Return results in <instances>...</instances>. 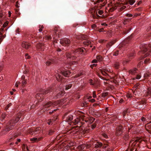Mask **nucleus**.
<instances>
[{"label": "nucleus", "mask_w": 151, "mask_h": 151, "mask_svg": "<svg viewBox=\"0 0 151 151\" xmlns=\"http://www.w3.org/2000/svg\"><path fill=\"white\" fill-rule=\"evenodd\" d=\"M93 97L94 98H95L96 97V92L95 91H93Z\"/></svg>", "instance_id": "c03bdc74"}, {"label": "nucleus", "mask_w": 151, "mask_h": 151, "mask_svg": "<svg viewBox=\"0 0 151 151\" xmlns=\"http://www.w3.org/2000/svg\"><path fill=\"white\" fill-rule=\"evenodd\" d=\"M119 63L118 62H116L115 63L114 66L115 68L118 69L119 67Z\"/></svg>", "instance_id": "393cba45"}, {"label": "nucleus", "mask_w": 151, "mask_h": 151, "mask_svg": "<svg viewBox=\"0 0 151 151\" xmlns=\"http://www.w3.org/2000/svg\"><path fill=\"white\" fill-rule=\"evenodd\" d=\"M110 72V70L108 68H105L101 71V73L105 76L108 75V73Z\"/></svg>", "instance_id": "0eeeda50"}, {"label": "nucleus", "mask_w": 151, "mask_h": 151, "mask_svg": "<svg viewBox=\"0 0 151 151\" xmlns=\"http://www.w3.org/2000/svg\"><path fill=\"white\" fill-rule=\"evenodd\" d=\"M39 31L40 32H41L42 31V29L44 28V27L43 25H40L39 26Z\"/></svg>", "instance_id": "2f4dec72"}, {"label": "nucleus", "mask_w": 151, "mask_h": 151, "mask_svg": "<svg viewBox=\"0 0 151 151\" xmlns=\"http://www.w3.org/2000/svg\"><path fill=\"white\" fill-rule=\"evenodd\" d=\"M150 60V59H146L144 61V62L145 63H148L149 62V61Z\"/></svg>", "instance_id": "49530a36"}, {"label": "nucleus", "mask_w": 151, "mask_h": 151, "mask_svg": "<svg viewBox=\"0 0 151 151\" xmlns=\"http://www.w3.org/2000/svg\"><path fill=\"white\" fill-rule=\"evenodd\" d=\"M141 120L143 122H145L146 121V119L144 117H142L141 118Z\"/></svg>", "instance_id": "680f3d73"}, {"label": "nucleus", "mask_w": 151, "mask_h": 151, "mask_svg": "<svg viewBox=\"0 0 151 151\" xmlns=\"http://www.w3.org/2000/svg\"><path fill=\"white\" fill-rule=\"evenodd\" d=\"M57 79L59 81H60L62 80V77L59 74H58L56 77Z\"/></svg>", "instance_id": "a878e982"}, {"label": "nucleus", "mask_w": 151, "mask_h": 151, "mask_svg": "<svg viewBox=\"0 0 151 151\" xmlns=\"http://www.w3.org/2000/svg\"><path fill=\"white\" fill-rule=\"evenodd\" d=\"M127 97L128 98H129L132 97V95L131 94H128L127 95Z\"/></svg>", "instance_id": "6e6d98bb"}, {"label": "nucleus", "mask_w": 151, "mask_h": 151, "mask_svg": "<svg viewBox=\"0 0 151 151\" xmlns=\"http://www.w3.org/2000/svg\"><path fill=\"white\" fill-rule=\"evenodd\" d=\"M22 85L24 86L27 83V80L25 79V76H23L21 77Z\"/></svg>", "instance_id": "dca6fc26"}, {"label": "nucleus", "mask_w": 151, "mask_h": 151, "mask_svg": "<svg viewBox=\"0 0 151 151\" xmlns=\"http://www.w3.org/2000/svg\"><path fill=\"white\" fill-rule=\"evenodd\" d=\"M96 26L95 24H93L92 25L91 27L92 28L94 29L96 27Z\"/></svg>", "instance_id": "603ef678"}, {"label": "nucleus", "mask_w": 151, "mask_h": 151, "mask_svg": "<svg viewBox=\"0 0 151 151\" xmlns=\"http://www.w3.org/2000/svg\"><path fill=\"white\" fill-rule=\"evenodd\" d=\"M20 118V117H18L17 118L15 121H14L13 120H12V124L16 123L19 120Z\"/></svg>", "instance_id": "bb28decb"}, {"label": "nucleus", "mask_w": 151, "mask_h": 151, "mask_svg": "<svg viewBox=\"0 0 151 151\" xmlns=\"http://www.w3.org/2000/svg\"><path fill=\"white\" fill-rule=\"evenodd\" d=\"M103 136L105 138H107L108 137V136L106 134H103Z\"/></svg>", "instance_id": "0e129e2a"}, {"label": "nucleus", "mask_w": 151, "mask_h": 151, "mask_svg": "<svg viewBox=\"0 0 151 151\" xmlns=\"http://www.w3.org/2000/svg\"><path fill=\"white\" fill-rule=\"evenodd\" d=\"M142 141V140H141L140 139L139 140L136 139L135 140L132 141L130 142V144H132V147H133L136 146L137 144V142H138L137 145H138L139 142H141Z\"/></svg>", "instance_id": "1a4fd4ad"}, {"label": "nucleus", "mask_w": 151, "mask_h": 151, "mask_svg": "<svg viewBox=\"0 0 151 151\" xmlns=\"http://www.w3.org/2000/svg\"><path fill=\"white\" fill-rule=\"evenodd\" d=\"M83 74L81 72L80 73L78 74L76 76H75L74 77V78H77L78 77L81 76V75Z\"/></svg>", "instance_id": "c9c22d12"}, {"label": "nucleus", "mask_w": 151, "mask_h": 151, "mask_svg": "<svg viewBox=\"0 0 151 151\" xmlns=\"http://www.w3.org/2000/svg\"><path fill=\"white\" fill-rule=\"evenodd\" d=\"M146 96H151V88H148V91L145 94Z\"/></svg>", "instance_id": "412c9836"}, {"label": "nucleus", "mask_w": 151, "mask_h": 151, "mask_svg": "<svg viewBox=\"0 0 151 151\" xmlns=\"http://www.w3.org/2000/svg\"><path fill=\"white\" fill-rule=\"evenodd\" d=\"M114 44V43H112L111 42L109 43L107 45V46L108 47L111 46L112 45Z\"/></svg>", "instance_id": "37998d69"}, {"label": "nucleus", "mask_w": 151, "mask_h": 151, "mask_svg": "<svg viewBox=\"0 0 151 151\" xmlns=\"http://www.w3.org/2000/svg\"><path fill=\"white\" fill-rule=\"evenodd\" d=\"M40 129V127L37 128L33 132H32V134L35 135L39 134L41 131Z\"/></svg>", "instance_id": "f8f14e48"}, {"label": "nucleus", "mask_w": 151, "mask_h": 151, "mask_svg": "<svg viewBox=\"0 0 151 151\" xmlns=\"http://www.w3.org/2000/svg\"><path fill=\"white\" fill-rule=\"evenodd\" d=\"M46 38L47 39L50 40L51 39V37L50 36H47L46 37Z\"/></svg>", "instance_id": "e2e57ef3"}, {"label": "nucleus", "mask_w": 151, "mask_h": 151, "mask_svg": "<svg viewBox=\"0 0 151 151\" xmlns=\"http://www.w3.org/2000/svg\"><path fill=\"white\" fill-rule=\"evenodd\" d=\"M37 48L40 50H43L45 49V46L43 44L40 43L37 44L36 46Z\"/></svg>", "instance_id": "9b49d317"}, {"label": "nucleus", "mask_w": 151, "mask_h": 151, "mask_svg": "<svg viewBox=\"0 0 151 151\" xmlns=\"http://www.w3.org/2000/svg\"><path fill=\"white\" fill-rule=\"evenodd\" d=\"M63 93H64V91L63 90L60 92V93H59L57 95V97H58V98L60 97V96H61V95Z\"/></svg>", "instance_id": "473e14b6"}, {"label": "nucleus", "mask_w": 151, "mask_h": 151, "mask_svg": "<svg viewBox=\"0 0 151 151\" xmlns=\"http://www.w3.org/2000/svg\"><path fill=\"white\" fill-rule=\"evenodd\" d=\"M22 46L23 47L28 49L30 46V45L28 42H23L22 43Z\"/></svg>", "instance_id": "9d476101"}, {"label": "nucleus", "mask_w": 151, "mask_h": 151, "mask_svg": "<svg viewBox=\"0 0 151 151\" xmlns=\"http://www.w3.org/2000/svg\"><path fill=\"white\" fill-rule=\"evenodd\" d=\"M107 95V94L106 93H103L102 94L103 96L105 97Z\"/></svg>", "instance_id": "bf43d9fd"}, {"label": "nucleus", "mask_w": 151, "mask_h": 151, "mask_svg": "<svg viewBox=\"0 0 151 151\" xmlns=\"http://www.w3.org/2000/svg\"><path fill=\"white\" fill-rule=\"evenodd\" d=\"M77 62L75 61H72L70 63V65H73L74 64H76L77 63Z\"/></svg>", "instance_id": "a18cd8bd"}, {"label": "nucleus", "mask_w": 151, "mask_h": 151, "mask_svg": "<svg viewBox=\"0 0 151 151\" xmlns=\"http://www.w3.org/2000/svg\"><path fill=\"white\" fill-rule=\"evenodd\" d=\"M53 131L52 130H50L49 131V134L50 135H51L52 134V133L53 132Z\"/></svg>", "instance_id": "5fc2aeb1"}, {"label": "nucleus", "mask_w": 151, "mask_h": 151, "mask_svg": "<svg viewBox=\"0 0 151 151\" xmlns=\"http://www.w3.org/2000/svg\"><path fill=\"white\" fill-rule=\"evenodd\" d=\"M102 144L100 142H97L95 145V147L96 148L100 147L102 146Z\"/></svg>", "instance_id": "4be33fe9"}, {"label": "nucleus", "mask_w": 151, "mask_h": 151, "mask_svg": "<svg viewBox=\"0 0 151 151\" xmlns=\"http://www.w3.org/2000/svg\"><path fill=\"white\" fill-rule=\"evenodd\" d=\"M89 83L91 85H94V83H93V80L92 79H90L89 80Z\"/></svg>", "instance_id": "ea45409f"}, {"label": "nucleus", "mask_w": 151, "mask_h": 151, "mask_svg": "<svg viewBox=\"0 0 151 151\" xmlns=\"http://www.w3.org/2000/svg\"><path fill=\"white\" fill-rule=\"evenodd\" d=\"M59 103V102L58 101L54 102L53 103L50 101L48 102L44 105L42 109H43L44 110H47L48 108L50 106H57Z\"/></svg>", "instance_id": "7ed1b4c3"}, {"label": "nucleus", "mask_w": 151, "mask_h": 151, "mask_svg": "<svg viewBox=\"0 0 151 151\" xmlns=\"http://www.w3.org/2000/svg\"><path fill=\"white\" fill-rule=\"evenodd\" d=\"M90 11L91 13L92 14V17L93 19H99V18L101 17L98 15L97 13L98 12L100 15H101L103 13V11L102 10H97L94 8H91Z\"/></svg>", "instance_id": "f03ea898"}, {"label": "nucleus", "mask_w": 151, "mask_h": 151, "mask_svg": "<svg viewBox=\"0 0 151 151\" xmlns=\"http://www.w3.org/2000/svg\"><path fill=\"white\" fill-rule=\"evenodd\" d=\"M137 70V69L136 68L134 69H133L131 70H129V72L130 73L132 74H134Z\"/></svg>", "instance_id": "b1692460"}, {"label": "nucleus", "mask_w": 151, "mask_h": 151, "mask_svg": "<svg viewBox=\"0 0 151 151\" xmlns=\"http://www.w3.org/2000/svg\"><path fill=\"white\" fill-rule=\"evenodd\" d=\"M8 22H6L3 24V27H6L8 25Z\"/></svg>", "instance_id": "a19ab883"}, {"label": "nucleus", "mask_w": 151, "mask_h": 151, "mask_svg": "<svg viewBox=\"0 0 151 151\" xmlns=\"http://www.w3.org/2000/svg\"><path fill=\"white\" fill-rule=\"evenodd\" d=\"M96 65H97L96 64H93L91 65V67L92 68H93V67H94V66H96Z\"/></svg>", "instance_id": "4d7b16f0"}, {"label": "nucleus", "mask_w": 151, "mask_h": 151, "mask_svg": "<svg viewBox=\"0 0 151 151\" xmlns=\"http://www.w3.org/2000/svg\"><path fill=\"white\" fill-rule=\"evenodd\" d=\"M141 77V76L139 75H137L136 78L137 79H139Z\"/></svg>", "instance_id": "de8ad7c7"}, {"label": "nucleus", "mask_w": 151, "mask_h": 151, "mask_svg": "<svg viewBox=\"0 0 151 151\" xmlns=\"http://www.w3.org/2000/svg\"><path fill=\"white\" fill-rule=\"evenodd\" d=\"M12 120H10L9 121L8 123V125H7L6 126L5 129H4V131L6 132H8L13 128V126L12 125Z\"/></svg>", "instance_id": "39448f33"}, {"label": "nucleus", "mask_w": 151, "mask_h": 151, "mask_svg": "<svg viewBox=\"0 0 151 151\" xmlns=\"http://www.w3.org/2000/svg\"><path fill=\"white\" fill-rule=\"evenodd\" d=\"M54 62V60L52 59H50L47 61L46 62V64L47 65H49L51 63Z\"/></svg>", "instance_id": "5701e85b"}, {"label": "nucleus", "mask_w": 151, "mask_h": 151, "mask_svg": "<svg viewBox=\"0 0 151 151\" xmlns=\"http://www.w3.org/2000/svg\"><path fill=\"white\" fill-rule=\"evenodd\" d=\"M84 48H79L76 50L74 52L72 53H68L67 57L68 59H71L72 60H74L79 55V54H82L84 52Z\"/></svg>", "instance_id": "f257e3e1"}, {"label": "nucleus", "mask_w": 151, "mask_h": 151, "mask_svg": "<svg viewBox=\"0 0 151 151\" xmlns=\"http://www.w3.org/2000/svg\"><path fill=\"white\" fill-rule=\"evenodd\" d=\"M6 116V114L5 113H3L1 116V119H0L1 121H3V120L5 119Z\"/></svg>", "instance_id": "72a5a7b5"}, {"label": "nucleus", "mask_w": 151, "mask_h": 151, "mask_svg": "<svg viewBox=\"0 0 151 151\" xmlns=\"http://www.w3.org/2000/svg\"><path fill=\"white\" fill-rule=\"evenodd\" d=\"M149 52H148L147 53H146V54H145V55H144L145 56V57H147L150 55Z\"/></svg>", "instance_id": "052dcab7"}, {"label": "nucleus", "mask_w": 151, "mask_h": 151, "mask_svg": "<svg viewBox=\"0 0 151 151\" xmlns=\"http://www.w3.org/2000/svg\"><path fill=\"white\" fill-rule=\"evenodd\" d=\"M96 58L97 60L99 61H101L102 60V57L100 55L97 56H96Z\"/></svg>", "instance_id": "c85d7f7f"}, {"label": "nucleus", "mask_w": 151, "mask_h": 151, "mask_svg": "<svg viewBox=\"0 0 151 151\" xmlns=\"http://www.w3.org/2000/svg\"><path fill=\"white\" fill-rule=\"evenodd\" d=\"M54 119H52V120L51 119H49L47 122V123L49 125H52V122H54Z\"/></svg>", "instance_id": "cd10ccee"}, {"label": "nucleus", "mask_w": 151, "mask_h": 151, "mask_svg": "<svg viewBox=\"0 0 151 151\" xmlns=\"http://www.w3.org/2000/svg\"><path fill=\"white\" fill-rule=\"evenodd\" d=\"M12 105V104L11 103H10L8 105H7L5 107V109L6 110H7Z\"/></svg>", "instance_id": "e433bc0d"}, {"label": "nucleus", "mask_w": 151, "mask_h": 151, "mask_svg": "<svg viewBox=\"0 0 151 151\" xmlns=\"http://www.w3.org/2000/svg\"><path fill=\"white\" fill-rule=\"evenodd\" d=\"M119 51H117L114 53H113V55L114 56H117L118 55Z\"/></svg>", "instance_id": "79ce46f5"}, {"label": "nucleus", "mask_w": 151, "mask_h": 151, "mask_svg": "<svg viewBox=\"0 0 151 151\" xmlns=\"http://www.w3.org/2000/svg\"><path fill=\"white\" fill-rule=\"evenodd\" d=\"M71 73V72L68 70L62 72L61 74L64 75V76L65 77H68L69 76V75Z\"/></svg>", "instance_id": "2eb2a0df"}, {"label": "nucleus", "mask_w": 151, "mask_h": 151, "mask_svg": "<svg viewBox=\"0 0 151 151\" xmlns=\"http://www.w3.org/2000/svg\"><path fill=\"white\" fill-rule=\"evenodd\" d=\"M84 118H83V119H80L79 118H77L76 119H75V122H74V124H78V122H82L81 121L82 120L83 121H84Z\"/></svg>", "instance_id": "f3484780"}, {"label": "nucleus", "mask_w": 151, "mask_h": 151, "mask_svg": "<svg viewBox=\"0 0 151 151\" xmlns=\"http://www.w3.org/2000/svg\"><path fill=\"white\" fill-rule=\"evenodd\" d=\"M19 2H18V1H17L16 2V6L17 7V8H19Z\"/></svg>", "instance_id": "3c124183"}, {"label": "nucleus", "mask_w": 151, "mask_h": 151, "mask_svg": "<svg viewBox=\"0 0 151 151\" xmlns=\"http://www.w3.org/2000/svg\"><path fill=\"white\" fill-rule=\"evenodd\" d=\"M8 13H9V17H11V14L12 13H11V12L10 11Z\"/></svg>", "instance_id": "774afa93"}, {"label": "nucleus", "mask_w": 151, "mask_h": 151, "mask_svg": "<svg viewBox=\"0 0 151 151\" xmlns=\"http://www.w3.org/2000/svg\"><path fill=\"white\" fill-rule=\"evenodd\" d=\"M74 143L73 142H70L69 143L68 145L65 147V149L67 150L69 149L70 147H71L73 146L74 145Z\"/></svg>", "instance_id": "6ab92c4d"}, {"label": "nucleus", "mask_w": 151, "mask_h": 151, "mask_svg": "<svg viewBox=\"0 0 151 151\" xmlns=\"http://www.w3.org/2000/svg\"><path fill=\"white\" fill-rule=\"evenodd\" d=\"M59 29L58 28L55 27L54 29V32L55 34H57V32L59 31Z\"/></svg>", "instance_id": "4c0bfd02"}, {"label": "nucleus", "mask_w": 151, "mask_h": 151, "mask_svg": "<svg viewBox=\"0 0 151 151\" xmlns=\"http://www.w3.org/2000/svg\"><path fill=\"white\" fill-rule=\"evenodd\" d=\"M30 106V109H32L33 108H34L35 107V105H32V106H31V105H30V106H28V107H29Z\"/></svg>", "instance_id": "13d9d810"}, {"label": "nucleus", "mask_w": 151, "mask_h": 151, "mask_svg": "<svg viewBox=\"0 0 151 151\" xmlns=\"http://www.w3.org/2000/svg\"><path fill=\"white\" fill-rule=\"evenodd\" d=\"M91 42L88 40H85L83 42L84 45H88L91 43Z\"/></svg>", "instance_id": "c756f323"}, {"label": "nucleus", "mask_w": 151, "mask_h": 151, "mask_svg": "<svg viewBox=\"0 0 151 151\" xmlns=\"http://www.w3.org/2000/svg\"><path fill=\"white\" fill-rule=\"evenodd\" d=\"M129 1L130 4L132 5L135 2V1L134 0H129Z\"/></svg>", "instance_id": "7c9ffc66"}, {"label": "nucleus", "mask_w": 151, "mask_h": 151, "mask_svg": "<svg viewBox=\"0 0 151 151\" xmlns=\"http://www.w3.org/2000/svg\"><path fill=\"white\" fill-rule=\"evenodd\" d=\"M20 83V82H17L15 84V86L17 87H18V84Z\"/></svg>", "instance_id": "09e8293b"}, {"label": "nucleus", "mask_w": 151, "mask_h": 151, "mask_svg": "<svg viewBox=\"0 0 151 151\" xmlns=\"http://www.w3.org/2000/svg\"><path fill=\"white\" fill-rule=\"evenodd\" d=\"M122 132V127L121 126H119L116 128V134L117 135H121Z\"/></svg>", "instance_id": "6e6552de"}, {"label": "nucleus", "mask_w": 151, "mask_h": 151, "mask_svg": "<svg viewBox=\"0 0 151 151\" xmlns=\"http://www.w3.org/2000/svg\"><path fill=\"white\" fill-rule=\"evenodd\" d=\"M96 125L95 124H93L91 126V128L92 129H94L96 127Z\"/></svg>", "instance_id": "8fccbe9b"}, {"label": "nucleus", "mask_w": 151, "mask_h": 151, "mask_svg": "<svg viewBox=\"0 0 151 151\" xmlns=\"http://www.w3.org/2000/svg\"><path fill=\"white\" fill-rule=\"evenodd\" d=\"M101 25L104 26H107V24L105 23H103L101 24Z\"/></svg>", "instance_id": "69168bd1"}, {"label": "nucleus", "mask_w": 151, "mask_h": 151, "mask_svg": "<svg viewBox=\"0 0 151 151\" xmlns=\"http://www.w3.org/2000/svg\"><path fill=\"white\" fill-rule=\"evenodd\" d=\"M72 87V85L70 84H69L67 86L65 87L66 90H68L71 88Z\"/></svg>", "instance_id": "f704fd0d"}, {"label": "nucleus", "mask_w": 151, "mask_h": 151, "mask_svg": "<svg viewBox=\"0 0 151 151\" xmlns=\"http://www.w3.org/2000/svg\"><path fill=\"white\" fill-rule=\"evenodd\" d=\"M91 147L90 145H82L78 147V149L80 151L83 150L84 151L86 149L89 148Z\"/></svg>", "instance_id": "20e7f679"}, {"label": "nucleus", "mask_w": 151, "mask_h": 151, "mask_svg": "<svg viewBox=\"0 0 151 151\" xmlns=\"http://www.w3.org/2000/svg\"><path fill=\"white\" fill-rule=\"evenodd\" d=\"M73 116L71 115H69L67 117L66 121L67 122H70L73 119Z\"/></svg>", "instance_id": "aec40b11"}, {"label": "nucleus", "mask_w": 151, "mask_h": 151, "mask_svg": "<svg viewBox=\"0 0 151 151\" xmlns=\"http://www.w3.org/2000/svg\"><path fill=\"white\" fill-rule=\"evenodd\" d=\"M84 119H85L84 118ZM95 120L94 119L93 117H90L87 119L86 120L84 119L85 121L88 124H91Z\"/></svg>", "instance_id": "ddd939ff"}, {"label": "nucleus", "mask_w": 151, "mask_h": 151, "mask_svg": "<svg viewBox=\"0 0 151 151\" xmlns=\"http://www.w3.org/2000/svg\"><path fill=\"white\" fill-rule=\"evenodd\" d=\"M25 57L26 59H29L30 58V56H29L28 54H26L25 55Z\"/></svg>", "instance_id": "58836bf2"}, {"label": "nucleus", "mask_w": 151, "mask_h": 151, "mask_svg": "<svg viewBox=\"0 0 151 151\" xmlns=\"http://www.w3.org/2000/svg\"><path fill=\"white\" fill-rule=\"evenodd\" d=\"M60 43L63 45L69 44L70 41V40L67 39H62L60 41Z\"/></svg>", "instance_id": "423d86ee"}, {"label": "nucleus", "mask_w": 151, "mask_h": 151, "mask_svg": "<svg viewBox=\"0 0 151 151\" xmlns=\"http://www.w3.org/2000/svg\"><path fill=\"white\" fill-rule=\"evenodd\" d=\"M97 59H94L92 61V63H96L97 62Z\"/></svg>", "instance_id": "864d4df0"}, {"label": "nucleus", "mask_w": 151, "mask_h": 151, "mask_svg": "<svg viewBox=\"0 0 151 151\" xmlns=\"http://www.w3.org/2000/svg\"><path fill=\"white\" fill-rule=\"evenodd\" d=\"M134 56V53H133V54L130 55L129 56V57H131L133 56Z\"/></svg>", "instance_id": "338daca9"}, {"label": "nucleus", "mask_w": 151, "mask_h": 151, "mask_svg": "<svg viewBox=\"0 0 151 151\" xmlns=\"http://www.w3.org/2000/svg\"><path fill=\"white\" fill-rule=\"evenodd\" d=\"M42 139V137H40L38 138L35 137V138L30 139V140L32 142H38L39 141H40L41 139Z\"/></svg>", "instance_id": "4468645a"}, {"label": "nucleus", "mask_w": 151, "mask_h": 151, "mask_svg": "<svg viewBox=\"0 0 151 151\" xmlns=\"http://www.w3.org/2000/svg\"><path fill=\"white\" fill-rule=\"evenodd\" d=\"M36 97L39 101L40 100L41 101L43 98L42 97V95L41 93L37 94L36 95Z\"/></svg>", "instance_id": "a211bd4d"}]
</instances>
